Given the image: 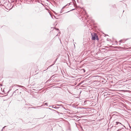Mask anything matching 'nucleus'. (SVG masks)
<instances>
[{
	"instance_id": "nucleus-2",
	"label": "nucleus",
	"mask_w": 131,
	"mask_h": 131,
	"mask_svg": "<svg viewBox=\"0 0 131 131\" xmlns=\"http://www.w3.org/2000/svg\"><path fill=\"white\" fill-rule=\"evenodd\" d=\"M126 49H131V47L129 48H126Z\"/></svg>"
},
{
	"instance_id": "nucleus-1",
	"label": "nucleus",
	"mask_w": 131,
	"mask_h": 131,
	"mask_svg": "<svg viewBox=\"0 0 131 131\" xmlns=\"http://www.w3.org/2000/svg\"><path fill=\"white\" fill-rule=\"evenodd\" d=\"M92 39L93 40L96 39L97 40H99L98 36L97 34L95 33H92Z\"/></svg>"
},
{
	"instance_id": "nucleus-3",
	"label": "nucleus",
	"mask_w": 131,
	"mask_h": 131,
	"mask_svg": "<svg viewBox=\"0 0 131 131\" xmlns=\"http://www.w3.org/2000/svg\"><path fill=\"white\" fill-rule=\"evenodd\" d=\"M116 123H119L118 122H116Z\"/></svg>"
}]
</instances>
